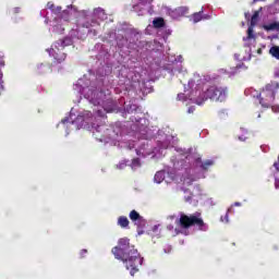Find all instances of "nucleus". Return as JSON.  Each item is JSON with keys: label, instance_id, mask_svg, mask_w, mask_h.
<instances>
[{"label": "nucleus", "instance_id": "1", "mask_svg": "<svg viewBox=\"0 0 279 279\" xmlns=\"http://www.w3.org/2000/svg\"><path fill=\"white\" fill-rule=\"evenodd\" d=\"M111 253L117 260L125 263V267L130 271L131 276L138 272V266L143 265V258H141L138 250L130 245V239L128 238H121L118 241V246H114L111 250Z\"/></svg>", "mask_w": 279, "mask_h": 279}, {"label": "nucleus", "instance_id": "2", "mask_svg": "<svg viewBox=\"0 0 279 279\" xmlns=\"http://www.w3.org/2000/svg\"><path fill=\"white\" fill-rule=\"evenodd\" d=\"M175 223L180 230H190V228H198L201 232H206L208 230V225L204 222V218H202V213L199 211L191 215L181 213L180 218L175 220Z\"/></svg>", "mask_w": 279, "mask_h": 279}, {"label": "nucleus", "instance_id": "3", "mask_svg": "<svg viewBox=\"0 0 279 279\" xmlns=\"http://www.w3.org/2000/svg\"><path fill=\"white\" fill-rule=\"evenodd\" d=\"M279 83L272 81L268 83L259 93V104L262 108H271L272 112H279V106H271L276 101V93H278Z\"/></svg>", "mask_w": 279, "mask_h": 279}, {"label": "nucleus", "instance_id": "4", "mask_svg": "<svg viewBox=\"0 0 279 279\" xmlns=\"http://www.w3.org/2000/svg\"><path fill=\"white\" fill-rule=\"evenodd\" d=\"M228 97V88L210 86L205 92V99H211V101H226Z\"/></svg>", "mask_w": 279, "mask_h": 279}, {"label": "nucleus", "instance_id": "5", "mask_svg": "<svg viewBox=\"0 0 279 279\" xmlns=\"http://www.w3.org/2000/svg\"><path fill=\"white\" fill-rule=\"evenodd\" d=\"M63 50L64 49H62L60 46H58V44H53L51 46V48L48 49L47 51H48L49 56L54 58V62H57V64H62V62H64L66 60V53H64Z\"/></svg>", "mask_w": 279, "mask_h": 279}, {"label": "nucleus", "instance_id": "6", "mask_svg": "<svg viewBox=\"0 0 279 279\" xmlns=\"http://www.w3.org/2000/svg\"><path fill=\"white\" fill-rule=\"evenodd\" d=\"M263 29H265V32H279V22H274L270 24H265L263 26Z\"/></svg>", "mask_w": 279, "mask_h": 279}, {"label": "nucleus", "instance_id": "7", "mask_svg": "<svg viewBox=\"0 0 279 279\" xmlns=\"http://www.w3.org/2000/svg\"><path fill=\"white\" fill-rule=\"evenodd\" d=\"M204 9H202L201 11L194 13L191 16V21H193V23H199V21H202L204 19Z\"/></svg>", "mask_w": 279, "mask_h": 279}, {"label": "nucleus", "instance_id": "8", "mask_svg": "<svg viewBox=\"0 0 279 279\" xmlns=\"http://www.w3.org/2000/svg\"><path fill=\"white\" fill-rule=\"evenodd\" d=\"M54 45H57L61 49H64V47H69V45H71V38L65 37L64 39L56 41Z\"/></svg>", "mask_w": 279, "mask_h": 279}, {"label": "nucleus", "instance_id": "9", "mask_svg": "<svg viewBox=\"0 0 279 279\" xmlns=\"http://www.w3.org/2000/svg\"><path fill=\"white\" fill-rule=\"evenodd\" d=\"M118 226H120V228H129L130 220L125 216H120L118 218Z\"/></svg>", "mask_w": 279, "mask_h": 279}, {"label": "nucleus", "instance_id": "10", "mask_svg": "<svg viewBox=\"0 0 279 279\" xmlns=\"http://www.w3.org/2000/svg\"><path fill=\"white\" fill-rule=\"evenodd\" d=\"M129 217H130L131 221H134V222L143 221V218H142L141 214H138V211H136L134 209L131 210Z\"/></svg>", "mask_w": 279, "mask_h": 279}, {"label": "nucleus", "instance_id": "11", "mask_svg": "<svg viewBox=\"0 0 279 279\" xmlns=\"http://www.w3.org/2000/svg\"><path fill=\"white\" fill-rule=\"evenodd\" d=\"M153 25H154V27H156V29H160V27H165V19L156 17L153 21Z\"/></svg>", "mask_w": 279, "mask_h": 279}, {"label": "nucleus", "instance_id": "12", "mask_svg": "<svg viewBox=\"0 0 279 279\" xmlns=\"http://www.w3.org/2000/svg\"><path fill=\"white\" fill-rule=\"evenodd\" d=\"M213 165H215V161L211 159H207L201 163V169H203V171H208V169H210Z\"/></svg>", "mask_w": 279, "mask_h": 279}, {"label": "nucleus", "instance_id": "13", "mask_svg": "<svg viewBox=\"0 0 279 279\" xmlns=\"http://www.w3.org/2000/svg\"><path fill=\"white\" fill-rule=\"evenodd\" d=\"M83 27H86V29H90V27H99V22L97 20H90V22H85Z\"/></svg>", "mask_w": 279, "mask_h": 279}, {"label": "nucleus", "instance_id": "14", "mask_svg": "<svg viewBox=\"0 0 279 279\" xmlns=\"http://www.w3.org/2000/svg\"><path fill=\"white\" fill-rule=\"evenodd\" d=\"M269 53L270 56H272V58H276V60H279V46H272L269 49Z\"/></svg>", "mask_w": 279, "mask_h": 279}, {"label": "nucleus", "instance_id": "15", "mask_svg": "<svg viewBox=\"0 0 279 279\" xmlns=\"http://www.w3.org/2000/svg\"><path fill=\"white\" fill-rule=\"evenodd\" d=\"M155 182H157V184H160V182H162V180H165V172H157L155 174V178H154Z\"/></svg>", "mask_w": 279, "mask_h": 279}, {"label": "nucleus", "instance_id": "16", "mask_svg": "<svg viewBox=\"0 0 279 279\" xmlns=\"http://www.w3.org/2000/svg\"><path fill=\"white\" fill-rule=\"evenodd\" d=\"M258 23V11H255L254 14L251 17V25L254 27Z\"/></svg>", "mask_w": 279, "mask_h": 279}, {"label": "nucleus", "instance_id": "17", "mask_svg": "<svg viewBox=\"0 0 279 279\" xmlns=\"http://www.w3.org/2000/svg\"><path fill=\"white\" fill-rule=\"evenodd\" d=\"M252 38H254V28L250 26L247 28V40H252Z\"/></svg>", "mask_w": 279, "mask_h": 279}, {"label": "nucleus", "instance_id": "18", "mask_svg": "<svg viewBox=\"0 0 279 279\" xmlns=\"http://www.w3.org/2000/svg\"><path fill=\"white\" fill-rule=\"evenodd\" d=\"M132 166L133 167H141V159L140 158H134L132 160Z\"/></svg>", "mask_w": 279, "mask_h": 279}, {"label": "nucleus", "instance_id": "19", "mask_svg": "<svg viewBox=\"0 0 279 279\" xmlns=\"http://www.w3.org/2000/svg\"><path fill=\"white\" fill-rule=\"evenodd\" d=\"M47 8L48 10H51V12H53V10L56 9V4H53V2H48Z\"/></svg>", "mask_w": 279, "mask_h": 279}, {"label": "nucleus", "instance_id": "20", "mask_svg": "<svg viewBox=\"0 0 279 279\" xmlns=\"http://www.w3.org/2000/svg\"><path fill=\"white\" fill-rule=\"evenodd\" d=\"M54 14H60L62 12V7H54V10H52Z\"/></svg>", "mask_w": 279, "mask_h": 279}, {"label": "nucleus", "instance_id": "21", "mask_svg": "<svg viewBox=\"0 0 279 279\" xmlns=\"http://www.w3.org/2000/svg\"><path fill=\"white\" fill-rule=\"evenodd\" d=\"M88 254V251L86 248L82 250L80 253L81 258H84Z\"/></svg>", "mask_w": 279, "mask_h": 279}, {"label": "nucleus", "instance_id": "22", "mask_svg": "<svg viewBox=\"0 0 279 279\" xmlns=\"http://www.w3.org/2000/svg\"><path fill=\"white\" fill-rule=\"evenodd\" d=\"M141 5H143V3L134 4L133 5L134 12H138V9L141 8Z\"/></svg>", "mask_w": 279, "mask_h": 279}, {"label": "nucleus", "instance_id": "23", "mask_svg": "<svg viewBox=\"0 0 279 279\" xmlns=\"http://www.w3.org/2000/svg\"><path fill=\"white\" fill-rule=\"evenodd\" d=\"M184 199H185V202H192L193 194H190L189 196H185Z\"/></svg>", "mask_w": 279, "mask_h": 279}, {"label": "nucleus", "instance_id": "24", "mask_svg": "<svg viewBox=\"0 0 279 279\" xmlns=\"http://www.w3.org/2000/svg\"><path fill=\"white\" fill-rule=\"evenodd\" d=\"M274 167L276 169V172L279 173V162L278 161L274 163Z\"/></svg>", "mask_w": 279, "mask_h": 279}, {"label": "nucleus", "instance_id": "25", "mask_svg": "<svg viewBox=\"0 0 279 279\" xmlns=\"http://www.w3.org/2000/svg\"><path fill=\"white\" fill-rule=\"evenodd\" d=\"M275 189H279V178L275 179Z\"/></svg>", "mask_w": 279, "mask_h": 279}, {"label": "nucleus", "instance_id": "26", "mask_svg": "<svg viewBox=\"0 0 279 279\" xmlns=\"http://www.w3.org/2000/svg\"><path fill=\"white\" fill-rule=\"evenodd\" d=\"M160 228V225H155L153 227V232H158V229Z\"/></svg>", "mask_w": 279, "mask_h": 279}, {"label": "nucleus", "instance_id": "27", "mask_svg": "<svg viewBox=\"0 0 279 279\" xmlns=\"http://www.w3.org/2000/svg\"><path fill=\"white\" fill-rule=\"evenodd\" d=\"M88 33L93 34V36H97V31L96 29H89Z\"/></svg>", "mask_w": 279, "mask_h": 279}, {"label": "nucleus", "instance_id": "28", "mask_svg": "<svg viewBox=\"0 0 279 279\" xmlns=\"http://www.w3.org/2000/svg\"><path fill=\"white\" fill-rule=\"evenodd\" d=\"M187 112H189V114H192V112H195V107H190Z\"/></svg>", "mask_w": 279, "mask_h": 279}, {"label": "nucleus", "instance_id": "29", "mask_svg": "<svg viewBox=\"0 0 279 279\" xmlns=\"http://www.w3.org/2000/svg\"><path fill=\"white\" fill-rule=\"evenodd\" d=\"M195 162L196 163H202V158L201 157L196 158Z\"/></svg>", "mask_w": 279, "mask_h": 279}, {"label": "nucleus", "instance_id": "30", "mask_svg": "<svg viewBox=\"0 0 279 279\" xmlns=\"http://www.w3.org/2000/svg\"><path fill=\"white\" fill-rule=\"evenodd\" d=\"M203 19H204L205 21H208V19H210V15H203Z\"/></svg>", "mask_w": 279, "mask_h": 279}, {"label": "nucleus", "instance_id": "31", "mask_svg": "<svg viewBox=\"0 0 279 279\" xmlns=\"http://www.w3.org/2000/svg\"><path fill=\"white\" fill-rule=\"evenodd\" d=\"M275 75L279 77V69L275 72Z\"/></svg>", "mask_w": 279, "mask_h": 279}, {"label": "nucleus", "instance_id": "32", "mask_svg": "<svg viewBox=\"0 0 279 279\" xmlns=\"http://www.w3.org/2000/svg\"><path fill=\"white\" fill-rule=\"evenodd\" d=\"M257 53H263V50H262V49H258V50H257Z\"/></svg>", "mask_w": 279, "mask_h": 279}, {"label": "nucleus", "instance_id": "33", "mask_svg": "<svg viewBox=\"0 0 279 279\" xmlns=\"http://www.w3.org/2000/svg\"><path fill=\"white\" fill-rule=\"evenodd\" d=\"M234 206H241V203H234Z\"/></svg>", "mask_w": 279, "mask_h": 279}, {"label": "nucleus", "instance_id": "34", "mask_svg": "<svg viewBox=\"0 0 279 279\" xmlns=\"http://www.w3.org/2000/svg\"><path fill=\"white\" fill-rule=\"evenodd\" d=\"M197 105H198V106H202V102L197 101Z\"/></svg>", "mask_w": 279, "mask_h": 279}, {"label": "nucleus", "instance_id": "35", "mask_svg": "<svg viewBox=\"0 0 279 279\" xmlns=\"http://www.w3.org/2000/svg\"><path fill=\"white\" fill-rule=\"evenodd\" d=\"M278 162H279V156H278Z\"/></svg>", "mask_w": 279, "mask_h": 279}]
</instances>
